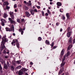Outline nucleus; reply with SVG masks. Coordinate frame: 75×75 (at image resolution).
Returning a JSON list of instances; mask_svg holds the SVG:
<instances>
[{
  "label": "nucleus",
  "instance_id": "4468645a",
  "mask_svg": "<svg viewBox=\"0 0 75 75\" xmlns=\"http://www.w3.org/2000/svg\"><path fill=\"white\" fill-rule=\"evenodd\" d=\"M57 4L59 6H62V3L60 2H57Z\"/></svg>",
  "mask_w": 75,
  "mask_h": 75
},
{
  "label": "nucleus",
  "instance_id": "e2e57ef3",
  "mask_svg": "<svg viewBox=\"0 0 75 75\" xmlns=\"http://www.w3.org/2000/svg\"><path fill=\"white\" fill-rule=\"evenodd\" d=\"M57 7L58 8H59V6H58L57 5Z\"/></svg>",
  "mask_w": 75,
  "mask_h": 75
},
{
  "label": "nucleus",
  "instance_id": "ea45409f",
  "mask_svg": "<svg viewBox=\"0 0 75 75\" xmlns=\"http://www.w3.org/2000/svg\"><path fill=\"white\" fill-rule=\"evenodd\" d=\"M42 14L43 16H44V11H42Z\"/></svg>",
  "mask_w": 75,
  "mask_h": 75
},
{
  "label": "nucleus",
  "instance_id": "0e129e2a",
  "mask_svg": "<svg viewBox=\"0 0 75 75\" xmlns=\"http://www.w3.org/2000/svg\"><path fill=\"white\" fill-rule=\"evenodd\" d=\"M56 47H57V46H54V49L56 48Z\"/></svg>",
  "mask_w": 75,
  "mask_h": 75
},
{
  "label": "nucleus",
  "instance_id": "603ef678",
  "mask_svg": "<svg viewBox=\"0 0 75 75\" xmlns=\"http://www.w3.org/2000/svg\"><path fill=\"white\" fill-rule=\"evenodd\" d=\"M8 31H11V29H8Z\"/></svg>",
  "mask_w": 75,
  "mask_h": 75
},
{
  "label": "nucleus",
  "instance_id": "6ab92c4d",
  "mask_svg": "<svg viewBox=\"0 0 75 75\" xmlns=\"http://www.w3.org/2000/svg\"><path fill=\"white\" fill-rule=\"evenodd\" d=\"M11 69L12 71H14V66H11Z\"/></svg>",
  "mask_w": 75,
  "mask_h": 75
},
{
  "label": "nucleus",
  "instance_id": "b1692460",
  "mask_svg": "<svg viewBox=\"0 0 75 75\" xmlns=\"http://www.w3.org/2000/svg\"><path fill=\"white\" fill-rule=\"evenodd\" d=\"M21 70L23 72H25V71H26V69L24 68L22 69Z\"/></svg>",
  "mask_w": 75,
  "mask_h": 75
},
{
  "label": "nucleus",
  "instance_id": "69168bd1",
  "mask_svg": "<svg viewBox=\"0 0 75 75\" xmlns=\"http://www.w3.org/2000/svg\"><path fill=\"white\" fill-rule=\"evenodd\" d=\"M52 13L53 14H55V12H52Z\"/></svg>",
  "mask_w": 75,
  "mask_h": 75
},
{
  "label": "nucleus",
  "instance_id": "dca6fc26",
  "mask_svg": "<svg viewBox=\"0 0 75 75\" xmlns=\"http://www.w3.org/2000/svg\"><path fill=\"white\" fill-rule=\"evenodd\" d=\"M66 16L67 19H68L69 18V17H70V15H69V13H66Z\"/></svg>",
  "mask_w": 75,
  "mask_h": 75
},
{
  "label": "nucleus",
  "instance_id": "7ed1b4c3",
  "mask_svg": "<svg viewBox=\"0 0 75 75\" xmlns=\"http://www.w3.org/2000/svg\"><path fill=\"white\" fill-rule=\"evenodd\" d=\"M10 17L12 19L14 18V13L13 12L11 11L9 12Z\"/></svg>",
  "mask_w": 75,
  "mask_h": 75
},
{
  "label": "nucleus",
  "instance_id": "0eeeda50",
  "mask_svg": "<svg viewBox=\"0 0 75 75\" xmlns=\"http://www.w3.org/2000/svg\"><path fill=\"white\" fill-rule=\"evenodd\" d=\"M9 20L10 21L11 24H16V22L14 21L12 19H9Z\"/></svg>",
  "mask_w": 75,
  "mask_h": 75
},
{
  "label": "nucleus",
  "instance_id": "13d9d810",
  "mask_svg": "<svg viewBox=\"0 0 75 75\" xmlns=\"http://www.w3.org/2000/svg\"><path fill=\"white\" fill-rule=\"evenodd\" d=\"M13 43H14L15 44V43L16 42H15L14 40H13Z\"/></svg>",
  "mask_w": 75,
  "mask_h": 75
},
{
  "label": "nucleus",
  "instance_id": "c9c22d12",
  "mask_svg": "<svg viewBox=\"0 0 75 75\" xmlns=\"http://www.w3.org/2000/svg\"><path fill=\"white\" fill-rule=\"evenodd\" d=\"M63 9H60V12H61V13H62L63 12Z\"/></svg>",
  "mask_w": 75,
  "mask_h": 75
},
{
  "label": "nucleus",
  "instance_id": "37998d69",
  "mask_svg": "<svg viewBox=\"0 0 75 75\" xmlns=\"http://www.w3.org/2000/svg\"><path fill=\"white\" fill-rule=\"evenodd\" d=\"M69 30H70V27H68L67 28V31H69Z\"/></svg>",
  "mask_w": 75,
  "mask_h": 75
},
{
  "label": "nucleus",
  "instance_id": "72a5a7b5",
  "mask_svg": "<svg viewBox=\"0 0 75 75\" xmlns=\"http://www.w3.org/2000/svg\"><path fill=\"white\" fill-rule=\"evenodd\" d=\"M42 39H41V38L40 37H39L38 38V40L39 41H41V40Z\"/></svg>",
  "mask_w": 75,
  "mask_h": 75
},
{
  "label": "nucleus",
  "instance_id": "3c124183",
  "mask_svg": "<svg viewBox=\"0 0 75 75\" xmlns=\"http://www.w3.org/2000/svg\"><path fill=\"white\" fill-rule=\"evenodd\" d=\"M71 48H70L69 47H68L67 48V51H68V50H69Z\"/></svg>",
  "mask_w": 75,
  "mask_h": 75
},
{
  "label": "nucleus",
  "instance_id": "f257e3e1",
  "mask_svg": "<svg viewBox=\"0 0 75 75\" xmlns=\"http://www.w3.org/2000/svg\"><path fill=\"white\" fill-rule=\"evenodd\" d=\"M8 41V40L6 38L4 37L2 38V41L1 42V51H3V50L5 48V46L4 45V44H5V42H7Z\"/></svg>",
  "mask_w": 75,
  "mask_h": 75
},
{
  "label": "nucleus",
  "instance_id": "a878e982",
  "mask_svg": "<svg viewBox=\"0 0 75 75\" xmlns=\"http://www.w3.org/2000/svg\"><path fill=\"white\" fill-rule=\"evenodd\" d=\"M21 68V66H18L16 68V69H20Z\"/></svg>",
  "mask_w": 75,
  "mask_h": 75
},
{
  "label": "nucleus",
  "instance_id": "9d476101",
  "mask_svg": "<svg viewBox=\"0 0 75 75\" xmlns=\"http://www.w3.org/2000/svg\"><path fill=\"white\" fill-rule=\"evenodd\" d=\"M19 31H20V32H21V34L22 35H23V33H24V31H23V29L20 28V29H19Z\"/></svg>",
  "mask_w": 75,
  "mask_h": 75
},
{
  "label": "nucleus",
  "instance_id": "393cba45",
  "mask_svg": "<svg viewBox=\"0 0 75 75\" xmlns=\"http://www.w3.org/2000/svg\"><path fill=\"white\" fill-rule=\"evenodd\" d=\"M69 54H70V52H68L67 54V57H68L69 55Z\"/></svg>",
  "mask_w": 75,
  "mask_h": 75
},
{
  "label": "nucleus",
  "instance_id": "338daca9",
  "mask_svg": "<svg viewBox=\"0 0 75 75\" xmlns=\"http://www.w3.org/2000/svg\"><path fill=\"white\" fill-rule=\"evenodd\" d=\"M15 12H17V9H15Z\"/></svg>",
  "mask_w": 75,
  "mask_h": 75
},
{
  "label": "nucleus",
  "instance_id": "f03ea898",
  "mask_svg": "<svg viewBox=\"0 0 75 75\" xmlns=\"http://www.w3.org/2000/svg\"><path fill=\"white\" fill-rule=\"evenodd\" d=\"M0 61L1 62V63L2 64H4V68L6 69H7L8 68V66L7 65V64L4 62V61L3 60V59H2L1 57H0Z\"/></svg>",
  "mask_w": 75,
  "mask_h": 75
},
{
  "label": "nucleus",
  "instance_id": "2eb2a0df",
  "mask_svg": "<svg viewBox=\"0 0 75 75\" xmlns=\"http://www.w3.org/2000/svg\"><path fill=\"white\" fill-rule=\"evenodd\" d=\"M65 62H64V61L63 60L62 61V63L61 64V67H64V65H65Z\"/></svg>",
  "mask_w": 75,
  "mask_h": 75
},
{
  "label": "nucleus",
  "instance_id": "864d4df0",
  "mask_svg": "<svg viewBox=\"0 0 75 75\" xmlns=\"http://www.w3.org/2000/svg\"><path fill=\"white\" fill-rule=\"evenodd\" d=\"M16 45L17 46V47H18V43H16Z\"/></svg>",
  "mask_w": 75,
  "mask_h": 75
},
{
  "label": "nucleus",
  "instance_id": "2f4dec72",
  "mask_svg": "<svg viewBox=\"0 0 75 75\" xmlns=\"http://www.w3.org/2000/svg\"><path fill=\"white\" fill-rule=\"evenodd\" d=\"M2 69H3V68H2V67H1V64H0V71H1Z\"/></svg>",
  "mask_w": 75,
  "mask_h": 75
},
{
  "label": "nucleus",
  "instance_id": "f3484780",
  "mask_svg": "<svg viewBox=\"0 0 75 75\" xmlns=\"http://www.w3.org/2000/svg\"><path fill=\"white\" fill-rule=\"evenodd\" d=\"M62 69H60V70L59 71V75H60V74H62Z\"/></svg>",
  "mask_w": 75,
  "mask_h": 75
},
{
  "label": "nucleus",
  "instance_id": "f704fd0d",
  "mask_svg": "<svg viewBox=\"0 0 75 75\" xmlns=\"http://www.w3.org/2000/svg\"><path fill=\"white\" fill-rule=\"evenodd\" d=\"M6 8L7 10H9V9H10V6L8 7V6L7 5L6 6Z\"/></svg>",
  "mask_w": 75,
  "mask_h": 75
},
{
  "label": "nucleus",
  "instance_id": "ddd939ff",
  "mask_svg": "<svg viewBox=\"0 0 75 75\" xmlns=\"http://www.w3.org/2000/svg\"><path fill=\"white\" fill-rule=\"evenodd\" d=\"M3 17H4V18H6V17H8V15H7V13H5L4 14Z\"/></svg>",
  "mask_w": 75,
  "mask_h": 75
},
{
  "label": "nucleus",
  "instance_id": "a18cd8bd",
  "mask_svg": "<svg viewBox=\"0 0 75 75\" xmlns=\"http://www.w3.org/2000/svg\"><path fill=\"white\" fill-rule=\"evenodd\" d=\"M17 62V64H19L20 63V61H16Z\"/></svg>",
  "mask_w": 75,
  "mask_h": 75
},
{
  "label": "nucleus",
  "instance_id": "c85d7f7f",
  "mask_svg": "<svg viewBox=\"0 0 75 75\" xmlns=\"http://www.w3.org/2000/svg\"><path fill=\"white\" fill-rule=\"evenodd\" d=\"M33 11H34V12H35V13H37L38 12V11H37V9H35L33 10Z\"/></svg>",
  "mask_w": 75,
  "mask_h": 75
},
{
  "label": "nucleus",
  "instance_id": "412c9836",
  "mask_svg": "<svg viewBox=\"0 0 75 75\" xmlns=\"http://www.w3.org/2000/svg\"><path fill=\"white\" fill-rule=\"evenodd\" d=\"M1 21H2V22H3V23H6V20L4 19H1Z\"/></svg>",
  "mask_w": 75,
  "mask_h": 75
},
{
  "label": "nucleus",
  "instance_id": "a19ab883",
  "mask_svg": "<svg viewBox=\"0 0 75 75\" xmlns=\"http://www.w3.org/2000/svg\"><path fill=\"white\" fill-rule=\"evenodd\" d=\"M18 7H22V5L21 4H18Z\"/></svg>",
  "mask_w": 75,
  "mask_h": 75
},
{
  "label": "nucleus",
  "instance_id": "20e7f679",
  "mask_svg": "<svg viewBox=\"0 0 75 75\" xmlns=\"http://www.w3.org/2000/svg\"><path fill=\"white\" fill-rule=\"evenodd\" d=\"M7 5H8V3L7 2H4V5H3V7L4 8V6H7Z\"/></svg>",
  "mask_w": 75,
  "mask_h": 75
},
{
  "label": "nucleus",
  "instance_id": "4d7b16f0",
  "mask_svg": "<svg viewBox=\"0 0 75 75\" xmlns=\"http://www.w3.org/2000/svg\"><path fill=\"white\" fill-rule=\"evenodd\" d=\"M5 58H8V57L5 56Z\"/></svg>",
  "mask_w": 75,
  "mask_h": 75
},
{
  "label": "nucleus",
  "instance_id": "de8ad7c7",
  "mask_svg": "<svg viewBox=\"0 0 75 75\" xmlns=\"http://www.w3.org/2000/svg\"><path fill=\"white\" fill-rule=\"evenodd\" d=\"M45 16H48V13H46L45 14Z\"/></svg>",
  "mask_w": 75,
  "mask_h": 75
},
{
  "label": "nucleus",
  "instance_id": "58836bf2",
  "mask_svg": "<svg viewBox=\"0 0 75 75\" xmlns=\"http://www.w3.org/2000/svg\"><path fill=\"white\" fill-rule=\"evenodd\" d=\"M54 42H52V45H51V46L52 47H53L54 46Z\"/></svg>",
  "mask_w": 75,
  "mask_h": 75
},
{
  "label": "nucleus",
  "instance_id": "c03bdc74",
  "mask_svg": "<svg viewBox=\"0 0 75 75\" xmlns=\"http://www.w3.org/2000/svg\"><path fill=\"white\" fill-rule=\"evenodd\" d=\"M68 47H69L70 48H71L72 47V45H70Z\"/></svg>",
  "mask_w": 75,
  "mask_h": 75
},
{
  "label": "nucleus",
  "instance_id": "aec40b11",
  "mask_svg": "<svg viewBox=\"0 0 75 75\" xmlns=\"http://www.w3.org/2000/svg\"><path fill=\"white\" fill-rule=\"evenodd\" d=\"M69 43H71L72 42V38L70 37L69 40Z\"/></svg>",
  "mask_w": 75,
  "mask_h": 75
},
{
  "label": "nucleus",
  "instance_id": "680f3d73",
  "mask_svg": "<svg viewBox=\"0 0 75 75\" xmlns=\"http://www.w3.org/2000/svg\"><path fill=\"white\" fill-rule=\"evenodd\" d=\"M16 42H18V40H16Z\"/></svg>",
  "mask_w": 75,
  "mask_h": 75
},
{
  "label": "nucleus",
  "instance_id": "8fccbe9b",
  "mask_svg": "<svg viewBox=\"0 0 75 75\" xmlns=\"http://www.w3.org/2000/svg\"><path fill=\"white\" fill-rule=\"evenodd\" d=\"M24 19H22L21 20V22H24Z\"/></svg>",
  "mask_w": 75,
  "mask_h": 75
},
{
  "label": "nucleus",
  "instance_id": "bb28decb",
  "mask_svg": "<svg viewBox=\"0 0 75 75\" xmlns=\"http://www.w3.org/2000/svg\"><path fill=\"white\" fill-rule=\"evenodd\" d=\"M66 57V55H65L63 57V61H65V59Z\"/></svg>",
  "mask_w": 75,
  "mask_h": 75
},
{
  "label": "nucleus",
  "instance_id": "6e6d98bb",
  "mask_svg": "<svg viewBox=\"0 0 75 75\" xmlns=\"http://www.w3.org/2000/svg\"><path fill=\"white\" fill-rule=\"evenodd\" d=\"M24 3H25V4H27V2H26V1H24Z\"/></svg>",
  "mask_w": 75,
  "mask_h": 75
},
{
  "label": "nucleus",
  "instance_id": "09e8293b",
  "mask_svg": "<svg viewBox=\"0 0 75 75\" xmlns=\"http://www.w3.org/2000/svg\"><path fill=\"white\" fill-rule=\"evenodd\" d=\"M3 52L4 54H6V51L5 50H4Z\"/></svg>",
  "mask_w": 75,
  "mask_h": 75
},
{
  "label": "nucleus",
  "instance_id": "49530a36",
  "mask_svg": "<svg viewBox=\"0 0 75 75\" xmlns=\"http://www.w3.org/2000/svg\"><path fill=\"white\" fill-rule=\"evenodd\" d=\"M6 30L7 31H8V28H6Z\"/></svg>",
  "mask_w": 75,
  "mask_h": 75
},
{
  "label": "nucleus",
  "instance_id": "f8f14e48",
  "mask_svg": "<svg viewBox=\"0 0 75 75\" xmlns=\"http://www.w3.org/2000/svg\"><path fill=\"white\" fill-rule=\"evenodd\" d=\"M25 14L27 17H30V13H29V12H25Z\"/></svg>",
  "mask_w": 75,
  "mask_h": 75
},
{
  "label": "nucleus",
  "instance_id": "cd10ccee",
  "mask_svg": "<svg viewBox=\"0 0 75 75\" xmlns=\"http://www.w3.org/2000/svg\"><path fill=\"white\" fill-rule=\"evenodd\" d=\"M1 25H2V26H4V25H5L4 23L3 22H2L1 23Z\"/></svg>",
  "mask_w": 75,
  "mask_h": 75
},
{
  "label": "nucleus",
  "instance_id": "5fc2aeb1",
  "mask_svg": "<svg viewBox=\"0 0 75 75\" xmlns=\"http://www.w3.org/2000/svg\"><path fill=\"white\" fill-rule=\"evenodd\" d=\"M73 41L74 42L73 43L74 44V42H75V38L73 40Z\"/></svg>",
  "mask_w": 75,
  "mask_h": 75
},
{
  "label": "nucleus",
  "instance_id": "bf43d9fd",
  "mask_svg": "<svg viewBox=\"0 0 75 75\" xmlns=\"http://www.w3.org/2000/svg\"><path fill=\"white\" fill-rule=\"evenodd\" d=\"M38 5H40L41 4H40V2H38Z\"/></svg>",
  "mask_w": 75,
  "mask_h": 75
},
{
  "label": "nucleus",
  "instance_id": "052dcab7",
  "mask_svg": "<svg viewBox=\"0 0 75 75\" xmlns=\"http://www.w3.org/2000/svg\"><path fill=\"white\" fill-rule=\"evenodd\" d=\"M62 31V28H61L60 30V32H61Z\"/></svg>",
  "mask_w": 75,
  "mask_h": 75
},
{
  "label": "nucleus",
  "instance_id": "79ce46f5",
  "mask_svg": "<svg viewBox=\"0 0 75 75\" xmlns=\"http://www.w3.org/2000/svg\"><path fill=\"white\" fill-rule=\"evenodd\" d=\"M62 18L63 19H65V16L64 15L63 16Z\"/></svg>",
  "mask_w": 75,
  "mask_h": 75
},
{
  "label": "nucleus",
  "instance_id": "c756f323",
  "mask_svg": "<svg viewBox=\"0 0 75 75\" xmlns=\"http://www.w3.org/2000/svg\"><path fill=\"white\" fill-rule=\"evenodd\" d=\"M17 21L18 23H21V20L20 19H17Z\"/></svg>",
  "mask_w": 75,
  "mask_h": 75
},
{
  "label": "nucleus",
  "instance_id": "473e14b6",
  "mask_svg": "<svg viewBox=\"0 0 75 75\" xmlns=\"http://www.w3.org/2000/svg\"><path fill=\"white\" fill-rule=\"evenodd\" d=\"M7 65L8 66V67H9V66L10 64H9V62H7Z\"/></svg>",
  "mask_w": 75,
  "mask_h": 75
},
{
  "label": "nucleus",
  "instance_id": "1a4fd4ad",
  "mask_svg": "<svg viewBox=\"0 0 75 75\" xmlns=\"http://www.w3.org/2000/svg\"><path fill=\"white\" fill-rule=\"evenodd\" d=\"M72 32H69L67 33V36L68 37H70V36H71V33Z\"/></svg>",
  "mask_w": 75,
  "mask_h": 75
},
{
  "label": "nucleus",
  "instance_id": "774afa93",
  "mask_svg": "<svg viewBox=\"0 0 75 75\" xmlns=\"http://www.w3.org/2000/svg\"><path fill=\"white\" fill-rule=\"evenodd\" d=\"M59 25L58 23H56V25Z\"/></svg>",
  "mask_w": 75,
  "mask_h": 75
},
{
  "label": "nucleus",
  "instance_id": "7c9ffc66",
  "mask_svg": "<svg viewBox=\"0 0 75 75\" xmlns=\"http://www.w3.org/2000/svg\"><path fill=\"white\" fill-rule=\"evenodd\" d=\"M47 12L48 13V14H51V12H50V10H49V9H47Z\"/></svg>",
  "mask_w": 75,
  "mask_h": 75
},
{
  "label": "nucleus",
  "instance_id": "4c0bfd02",
  "mask_svg": "<svg viewBox=\"0 0 75 75\" xmlns=\"http://www.w3.org/2000/svg\"><path fill=\"white\" fill-rule=\"evenodd\" d=\"M36 7H37V8H38V9L40 8V6H37L36 5Z\"/></svg>",
  "mask_w": 75,
  "mask_h": 75
},
{
  "label": "nucleus",
  "instance_id": "a211bd4d",
  "mask_svg": "<svg viewBox=\"0 0 75 75\" xmlns=\"http://www.w3.org/2000/svg\"><path fill=\"white\" fill-rule=\"evenodd\" d=\"M64 50L63 49L62 50L61 52V56H62V55H64Z\"/></svg>",
  "mask_w": 75,
  "mask_h": 75
},
{
  "label": "nucleus",
  "instance_id": "6e6552de",
  "mask_svg": "<svg viewBox=\"0 0 75 75\" xmlns=\"http://www.w3.org/2000/svg\"><path fill=\"white\" fill-rule=\"evenodd\" d=\"M18 74V75H22L23 74V72L22 71V70H20L19 71Z\"/></svg>",
  "mask_w": 75,
  "mask_h": 75
},
{
  "label": "nucleus",
  "instance_id": "423d86ee",
  "mask_svg": "<svg viewBox=\"0 0 75 75\" xmlns=\"http://www.w3.org/2000/svg\"><path fill=\"white\" fill-rule=\"evenodd\" d=\"M30 12L31 14H32V15H33V16L34 14V13H35L34 10L33 9H31Z\"/></svg>",
  "mask_w": 75,
  "mask_h": 75
},
{
  "label": "nucleus",
  "instance_id": "39448f33",
  "mask_svg": "<svg viewBox=\"0 0 75 75\" xmlns=\"http://www.w3.org/2000/svg\"><path fill=\"white\" fill-rule=\"evenodd\" d=\"M31 1H29V2L26 3V5L28 6H31Z\"/></svg>",
  "mask_w": 75,
  "mask_h": 75
},
{
  "label": "nucleus",
  "instance_id": "5701e85b",
  "mask_svg": "<svg viewBox=\"0 0 75 75\" xmlns=\"http://www.w3.org/2000/svg\"><path fill=\"white\" fill-rule=\"evenodd\" d=\"M45 42L46 44H47V45H50V42L48 41V40H46Z\"/></svg>",
  "mask_w": 75,
  "mask_h": 75
},
{
  "label": "nucleus",
  "instance_id": "4be33fe9",
  "mask_svg": "<svg viewBox=\"0 0 75 75\" xmlns=\"http://www.w3.org/2000/svg\"><path fill=\"white\" fill-rule=\"evenodd\" d=\"M23 8L25 10H28V7L25 6H24V7H23Z\"/></svg>",
  "mask_w": 75,
  "mask_h": 75
},
{
  "label": "nucleus",
  "instance_id": "9b49d317",
  "mask_svg": "<svg viewBox=\"0 0 75 75\" xmlns=\"http://www.w3.org/2000/svg\"><path fill=\"white\" fill-rule=\"evenodd\" d=\"M11 31H14V25L13 24H12L11 25Z\"/></svg>",
  "mask_w": 75,
  "mask_h": 75
},
{
  "label": "nucleus",
  "instance_id": "e433bc0d",
  "mask_svg": "<svg viewBox=\"0 0 75 75\" xmlns=\"http://www.w3.org/2000/svg\"><path fill=\"white\" fill-rule=\"evenodd\" d=\"M14 7V8H17V4H15Z\"/></svg>",
  "mask_w": 75,
  "mask_h": 75
}]
</instances>
